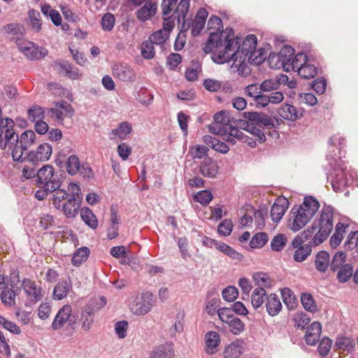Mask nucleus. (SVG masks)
I'll use <instances>...</instances> for the list:
<instances>
[{"label": "nucleus", "mask_w": 358, "mask_h": 358, "mask_svg": "<svg viewBox=\"0 0 358 358\" xmlns=\"http://www.w3.org/2000/svg\"><path fill=\"white\" fill-rule=\"evenodd\" d=\"M257 38L255 35H248L243 41L239 37H235L231 29H226L220 34L211 32L206 43L203 50L212 52L214 62L221 64L231 61V57H244L248 62L254 61L255 64L261 63L264 59L258 57L260 55L256 50Z\"/></svg>", "instance_id": "nucleus-1"}, {"label": "nucleus", "mask_w": 358, "mask_h": 358, "mask_svg": "<svg viewBox=\"0 0 358 358\" xmlns=\"http://www.w3.org/2000/svg\"><path fill=\"white\" fill-rule=\"evenodd\" d=\"M334 208L330 205H324L319 217L310 227L303 231L302 235L305 241L310 238L314 247L322 244L329 237L334 228Z\"/></svg>", "instance_id": "nucleus-2"}, {"label": "nucleus", "mask_w": 358, "mask_h": 358, "mask_svg": "<svg viewBox=\"0 0 358 358\" xmlns=\"http://www.w3.org/2000/svg\"><path fill=\"white\" fill-rule=\"evenodd\" d=\"M320 206L315 197L305 196L302 204L294 206L291 210L288 224L289 229L296 232L303 228L315 215Z\"/></svg>", "instance_id": "nucleus-3"}, {"label": "nucleus", "mask_w": 358, "mask_h": 358, "mask_svg": "<svg viewBox=\"0 0 358 358\" xmlns=\"http://www.w3.org/2000/svg\"><path fill=\"white\" fill-rule=\"evenodd\" d=\"M36 186L39 188L35 193V197L42 201L48 195L62 185L60 176L55 172L52 165L45 164L37 171Z\"/></svg>", "instance_id": "nucleus-4"}, {"label": "nucleus", "mask_w": 358, "mask_h": 358, "mask_svg": "<svg viewBox=\"0 0 358 358\" xmlns=\"http://www.w3.org/2000/svg\"><path fill=\"white\" fill-rule=\"evenodd\" d=\"M334 164L331 162H330L331 166L334 168L331 185L336 192H341L345 187L351 184L357 174L355 172H350L345 162L341 158L334 159Z\"/></svg>", "instance_id": "nucleus-5"}, {"label": "nucleus", "mask_w": 358, "mask_h": 358, "mask_svg": "<svg viewBox=\"0 0 358 358\" xmlns=\"http://www.w3.org/2000/svg\"><path fill=\"white\" fill-rule=\"evenodd\" d=\"M244 120L231 119L232 124L236 128L249 131L252 125L266 127L268 129L274 127L273 120L267 115L258 112H245L243 113Z\"/></svg>", "instance_id": "nucleus-6"}, {"label": "nucleus", "mask_w": 358, "mask_h": 358, "mask_svg": "<svg viewBox=\"0 0 358 358\" xmlns=\"http://www.w3.org/2000/svg\"><path fill=\"white\" fill-rule=\"evenodd\" d=\"M17 46L29 60H38L48 54V50L44 47H40L37 44L28 41H18Z\"/></svg>", "instance_id": "nucleus-7"}, {"label": "nucleus", "mask_w": 358, "mask_h": 358, "mask_svg": "<svg viewBox=\"0 0 358 358\" xmlns=\"http://www.w3.org/2000/svg\"><path fill=\"white\" fill-rule=\"evenodd\" d=\"M294 50L289 45L283 46L277 54H271L268 57V63L271 68L283 69L286 71L288 64L291 62Z\"/></svg>", "instance_id": "nucleus-8"}, {"label": "nucleus", "mask_w": 358, "mask_h": 358, "mask_svg": "<svg viewBox=\"0 0 358 358\" xmlns=\"http://www.w3.org/2000/svg\"><path fill=\"white\" fill-rule=\"evenodd\" d=\"M154 306L153 294L146 292L140 298H136L129 306L130 310L136 315H145L148 313Z\"/></svg>", "instance_id": "nucleus-9"}, {"label": "nucleus", "mask_w": 358, "mask_h": 358, "mask_svg": "<svg viewBox=\"0 0 358 358\" xmlns=\"http://www.w3.org/2000/svg\"><path fill=\"white\" fill-rule=\"evenodd\" d=\"M213 120V123L208 125L209 131L213 134L225 136L227 127L232 123L229 114L220 111L214 115Z\"/></svg>", "instance_id": "nucleus-10"}, {"label": "nucleus", "mask_w": 358, "mask_h": 358, "mask_svg": "<svg viewBox=\"0 0 358 358\" xmlns=\"http://www.w3.org/2000/svg\"><path fill=\"white\" fill-rule=\"evenodd\" d=\"M66 169L71 176H74L78 173L83 177L90 178L92 175V169L86 164H80L79 158L75 155H70L66 162Z\"/></svg>", "instance_id": "nucleus-11"}, {"label": "nucleus", "mask_w": 358, "mask_h": 358, "mask_svg": "<svg viewBox=\"0 0 358 358\" xmlns=\"http://www.w3.org/2000/svg\"><path fill=\"white\" fill-rule=\"evenodd\" d=\"M73 113L74 110L72 106L64 101L55 103L54 107L48 110V115L50 117L55 118L57 121L61 123L65 117H71Z\"/></svg>", "instance_id": "nucleus-12"}, {"label": "nucleus", "mask_w": 358, "mask_h": 358, "mask_svg": "<svg viewBox=\"0 0 358 358\" xmlns=\"http://www.w3.org/2000/svg\"><path fill=\"white\" fill-rule=\"evenodd\" d=\"M52 146L48 143L40 145L35 151L27 153V161L32 164L48 161L52 155Z\"/></svg>", "instance_id": "nucleus-13"}, {"label": "nucleus", "mask_w": 358, "mask_h": 358, "mask_svg": "<svg viewBox=\"0 0 358 358\" xmlns=\"http://www.w3.org/2000/svg\"><path fill=\"white\" fill-rule=\"evenodd\" d=\"M72 309L71 306H64L57 313L52 323V328L54 330L60 329L64 325L69 322V324L75 323V320L71 316Z\"/></svg>", "instance_id": "nucleus-14"}, {"label": "nucleus", "mask_w": 358, "mask_h": 358, "mask_svg": "<svg viewBox=\"0 0 358 358\" xmlns=\"http://www.w3.org/2000/svg\"><path fill=\"white\" fill-rule=\"evenodd\" d=\"M14 127L15 122L11 118L6 117L0 120V128L3 129L5 134L3 141L6 147L17 142L19 136L15 131Z\"/></svg>", "instance_id": "nucleus-15"}, {"label": "nucleus", "mask_w": 358, "mask_h": 358, "mask_svg": "<svg viewBox=\"0 0 358 358\" xmlns=\"http://www.w3.org/2000/svg\"><path fill=\"white\" fill-rule=\"evenodd\" d=\"M23 290L31 303H36L42 298V289L37 285L35 281L30 279H24L22 282Z\"/></svg>", "instance_id": "nucleus-16"}, {"label": "nucleus", "mask_w": 358, "mask_h": 358, "mask_svg": "<svg viewBox=\"0 0 358 358\" xmlns=\"http://www.w3.org/2000/svg\"><path fill=\"white\" fill-rule=\"evenodd\" d=\"M289 206V202L285 197L275 199L271 209V217L274 222H279Z\"/></svg>", "instance_id": "nucleus-17"}, {"label": "nucleus", "mask_w": 358, "mask_h": 358, "mask_svg": "<svg viewBox=\"0 0 358 358\" xmlns=\"http://www.w3.org/2000/svg\"><path fill=\"white\" fill-rule=\"evenodd\" d=\"M113 75L123 82H132L135 79L134 70L127 65L118 64L113 68Z\"/></svg>", "instance_id": "nucleus-18"}, {"label": "nucleus", "mask_w": 358, "mask_h": 358, "mask_svg": "<svg viewBox=\"0 0 358 358\" xmlns=\"http://www.w3.org/2000/svg\"><path fill=\"white\" fill-rule=\"evenodd\" d=\"M233 61L230 66L231 71L233 72H238L239 75L246 77L250 74V69L248 65L247 61L248 58L244 57H231Z\"/></svg>", "instance_id": "nucleus-19"}, {"label": "nucleus", "mask_w": 358, "mask_h": 358, "mask_svg": "<svg viewBox=\"0 0 358 358\" xmlns=\"http://www.w3.org/2000/svg\"><path fill=\"white\" fill-rule=\"evenodd\" d=\"M157 3L153 0L147 1L145 4L136 11L137 18L145 22L153 16L157 11Z\"/></svg>", "instance_id": "nucleus-20"}, {"label": "nucleus", "mask_w": 358, "mask_h": 358, "mask_svg": "<svg viewBox=\"0 0 358 358\" xmlns=\"http://www.w3.org/2000/svg\"><path fill=\"white\" fill-rule=\"evenodd\" d=\"M322 331V325L319 322H313L310 327H308L305 340L308 345H314L320 337Z\"/></svg>", "instance_id": "nucleus-21"}, {"label": "nucleus", "mask_w": 358, "mask_h": 358, "mask_svg": "<svg viewBox=\"0 0 358 358\" xmlns=\"http://www.w3.org/2000/svg\"><path fill=\"white\" fill-rule=\"evenodd\" d=\"M349 225L343 222H338L336 224L335 231L329 240V245L331 248H336L342 242L344 234L347 233V229Z\"/></svg>", "instance_id": "nucleus-22"}, {"label": "nucleus", "mask_w": 358, "mask_h": 358, "mask_svg": "<svg viewBox=\"0 0 358 358\" xmlns=\"http://www.w3.org/2000/svg\"><path fill=\"white\" fill-rule=\"evenodd\" d=\"M266 308L268 314L274 317L278 315L282 310V303L278 295L270 294L266 297Z\"/></svg>", "instance_id": "nucleus-23"}, {"label": "nucleus", "mask_w": 358, "mask_h": 358, "mask_svg": "<svg viewBox=\"0 0 358 358\" xmlns=\"http://www.w3.org/2000/svg\"><path fill=\"white\" fill-rule=\"evenodd\" d=\"M174 350L172 344L166 343L153 349L149 358H173Z\"/></svg>", "instance_id": "nucleus-24"}, {"label": "nucleus", "mask_w": 358, "mask_h": 358, "mask_svg": "<svg viewBox=\"0 0 358 358\" xmlns=\"http://www.w3.org/2000/svg\"><path fill=\"white\" fill-rule=\"evenodd\" d=\"M278 114L282 119L289 121H295L302 115V113L294 106L287 103L282 106L278 110Z\"/></svg>", "instance_id": "nucleus-25"}, {"label": "nucleus", "mask_w": 358, "mask_h": 358, "mask_svg": "<svg viewBox=\"0 0 358 358\" xmlns=\"http://www.w3.org/2000/svg\"><path fill=\"white\" fill-rule=\"evenodd\" d=\"M355 341L350 337L340 336L336 338L334 348L343 352L351 353L355 348Z\"/></svg>", "instance_id": "nucleus-26"}, {"label": "nucleus", "mask_w": 358, "mask_h": 358, "mask_svg": "<svg viewBox=\"0 0 358 358\" xmlns=\"http://www.w3.org/2000/svg\"><path fill=\"white\" fill-rule=\"evenodd\" d=\"M199 171L204 177L213 178L218 172V166L210 158H205L201 164Z\"/></svg>", "instance_id": "nucleus-27"}, {"label": "nucleus", "mask_w": 358, "mask_h": 358, "mask_svg": "<svg viewBox=\"0 0 358 358\" xmlns=\"http://www.w3.org/2000/svg\"><path fill=\"white\" fill-rule=\"evenodd\" d=\"M236 139L241 141L248 140V136L245 135L243 131L236 128L231 123L226 129V138L224 140L231 145L236 143Z\"/></svg>", "instance_id": "nucleus-28"}, {"label": "nucleus", "mask_w": 358, "mask_h": 358, "mask_svg": "<svg viewBox=\"0 0 358 358\" xmlns=\"http://www.w3.org/2000/svg\"><path fill=\"white\" fill-rule=\"evenodd\" d=\"M80 201H76L75 198L69 197L65 203L62 206L61 210L67 217H74L78 213Z\"/></svg>", "instance_id": "nucleus-29"}, {"label": "nucleus", "mask_w": 358, "mask_h": 358, "mask_svg": "<svg viewBox=\"0 0 358 358\" xmlns=\"http://www.w3.org/2000/svg\"><path fill=\"white\" fill-rule=\"evenodd\" d=\"M330 256L329 253L324 250L317 252L315 256V266L316 269L320 273H324L329 266Z\"/></svg>", "instance_id": "nucleus-30"}, {"label": "nucleus", "mask_w": 358, "mask_h": 358, "mask_svg": "<svg viewBox=\"0 0 358 358\" xmlns=\"http://www.w3.org/2000/svg\"><path fill=\"white\" fill-rule=\"evenodd\" d=\"M267 294L262 287H256L251 294V303L255 309L260 308L266 300Z\"/></svg>", "instance_id": "nucleus-31"}, {"label": "nucleus", "mask_w": 358, "mask_h": 358, "mask_svg": "<svg viewBox=\"0 0 358 358\" xmlns=\"http://www.w3.org/2000/svg\"><path fill=\"white\" fill-rule=\"evenodd\" d=\"M131 125L128 122H121L117 129H113L110 134V138L111 140L118 137L121 140L125 139L127 136L131 132Z\"/></svg>", "instance_id": "nucleus-32"}, {"label": "nucleus", "mask_w": 358, "mask_h": 358, "mask_svg": "<svg viewBox=\"0 0 358 358\" xmlns=\"http://www.w3.org/2000/svg\"><path fill=\"white\" fill-rule=\"evenodd\" d=\"M252 280L255 286L262 287L264 289L271 288L273 285V280L266 273H255L252 275Z\"/></svg>", "instance_id": "nucleus-33"}, {"label": "nucleus", "mask_w": 358, "mask_h": 358, "mask_svg": "<svg viewBox=\"0 0 358 358\" xmlns=\"http://www.w3.org/2000/svg\"><path fill=\"white\" fill-rule=\"evenodd\" d=\"M220 342V336L215 331H210L206 335V351L212 355L217 351V347Z\"/></svg>", "instance_id": "nucleus-34"}, {"label": "nucleus", "mask_w": 358, "mask_h": 358, "mask_svg": "<svg viewBox=\"0 0 358 358\" xmlns=\"http://www.w3.org/2000/svg\"><path fill=\"white\" fill-rule=\"evenodd\" d=\"M71 282L69 281L59 282L54 288L53 298L56 300H62L65 298L71 289Z\"/></svg>", "instance_id": "nucleus-35"}, {"label": "nucleus", "mask_w": 358, "mask_h": 358, "mask_svg": "<svg viewBox=\"0 0 358 358\" xmlns=\"http://www.w3.org/2000/svg\"><path fill=\"white\" fill-rule=\"evenodd\" d=\"M52 204L57 209L60 210L65 203V201L69 198V194L64 189L59 187L52 192Z\"/></svg>", "instance_id": "nucleus-36"}, {"label": "nucleus", "mask_w": 358, "mask_h": 358, "mask_svg": "<svg viewBox=\"0 0 358 358\" xmlns=\"http://www.w3.org/2000/svg\"><path fill=\"white\" fill-rule=\"evenodd\" d=\"M90 254V249L87 247H81L78 248L73 255L71 263L74 266H79L85 262Z\"/></svg>", "instance_id": "nucleus-37"}, {"label": "nucleus", "mask_w": 358, "mask_h": 358, "mask_svg": "<svg viewBox=\"0 0 358 358\" xmlns=\"http://www.w3.org/2000/svg\"><path fill=\"white\" fill-rule=\"evenodd\" d=\"M80 216L83 221L90 228L95 229L98 227V220L93 212L88 208L80 210Z\"/></svg>", "instance_id": "nucleus-38"}, {"label": "nucleus", "mask_w": 358, "mask_h": 358, "mask_svg": "<svg viewBox=\"0 0 358 358\" xmlns=\"http://www.w3.org/2000/svg\"><path fill=\"white\" fill-rule=\"evenodd\" d=\"M307 62L308 57L306 54L303 52L298 53L294 57H292L285 71H294L298 72V69L305 65Z\"/></svg>", "instance_id": "nucleus-39"}, {"label": "nucleus", "mask_w": 358, "mask_h": 358, "mask_svg": "<svg viewBox=\"0 0 358 358\" xmlns=\"http://www.w3.org/2000/svg\"><path fill=\"white\" fill-rule=\"evenodd\" d=\"M189 8V0H180L176 10L173 13L174 18H177L178 22H185V18Z\"/></svg>", "instance_id": "nucleus-40"}, {"label": "nucleus", "mask_w": 358, "mask_h": 358, "mask_svg": "<svg viewBox=\"0 0 358 358\" xmlns=\"http://www.w3.org/2000/svg\"><path fill=\"white\" fill-rule=\"evenodd\" d=\"M36 134L32 130H27L19 136L17 142L24 149L29 148L35 142Z\"/></svg>", "instance_id": "nucleus-41"}, {"label": "nucleus", "mask_w": 358, "mask_h": 358, "mask_svg": "<svg viewBox=\"0 0 358 358\" xmlns=\"http://www.w3.org/2000/svg\"><path fill=\"white\" fill-rule=\"evenodd\" d=\"M243 352V348L238 342H233L227 345L224 350L225 358H238Z\"/></svg>", "instance_id": "nucleus-42"}, {"label": "nucleus", "mask_w": 358, "mask_h": 358, "mask_svg": "<svg viewBox=\"0 0 358 358\" xmlns=\"http://www.w3.org/2000/svg\"><path fill=\"white\" fill-rule=\"evenodd\" d=\"M281 296L284 303L288 309H294L296 306V297L294 292L288 287L281 289Z\"/></svg>", "instance_id": "nucleus-43"}, {"label": "nucleus", "mask_w": 358, "mask_h": 358, "mask_svg": "<svg viewBox=\"0 0 358 358\" xmlns=\"http://www.w3.org/2000/svg\"><path fill=\"white\" fill-rule=\"evenodd\" d=\"M301 301L304 309L310 313H315L317 310V306L313 296L307 292L302 293L301 295Z\"/></svg>", "instance_id": "nucleus-44"}, {"label": "nucleus", "mask_w": 358, "mask_h": 358, "mask_svg": "<svg viewBox=\"0 0 358 358\" xmlns=\"http://www.w3.org/2000/svg\"><path fill=\"white\" fill-rule=\"evenodd\" d=\"M8 148L11 150L12 157L14 161L23 162L25 159L27 160V155L24 156V152L27 150V149H24L23 147H21V144L18 142L13 143L12 145H8Z\"/></svg>", "instance_id": "nucleus-45"}, {"label": "nucleus", "mask_w": 358, "mask_h": 358, "mask_svg": "<svg viewBox=\"0 0 358 358\" xmlns=\"http://www.w3.org/2000/svg\"><path fill=\"white\" fill-rule=\"evenodd\" d=\"M337 279L340 282H346L353 274V267L350 264L343 265L338 270Z\"/></svg>", "instance_id": "nucleus-46"}, {"label": "nucleus", "mask_w": 358, "mask_h": 358, "mask_svg": "<svg viewBox=\"0 0 358 358\" xmlns=\"http://www.w3.org/2000/svg\"><path fill=\"white\" fill-rule=\"evenodd\" d=\"M312 246L310 243L297 248L294 255V259L297 262H303L311 254Z\"/></svg>", "instance_id": "nucleus-47"}, {"label": "nucleus", "mask_w": 358, "mask_h": 358, "mask_svg": "<svg viewBox=\"0 0 358 358\" xmlns=\"http://www.w3.org/2000/svg\"><path fill=\"white\" fill-rule=\"evenodd\" d=\"M268 235L265 232H259L253 236L250 241V246L252 248H261L268 242Z\"/></svg>", "instance_id": "nucleus-48"}, {"label": "nucleus", "mask_w": 358, "mask_h": 358, "mask_svg": "<svg viewBox=\"0 0 358 358\" xmlns=\"http://www.w3.org/2000/svg\"><path fill=\"white\" fill-rule=\"evenodd\" d=\"M346 255L343 252H337L332 257L331 261L329 262L330 269L335 272L340 268L343 265L345 264Z\"/></svg>", "instance_id": "nucleus-49"}, {"label": "nucleus", "mask_w": 358, "mask_h": 358, "mask_svg": "<svg viewBox=\"0 0 358 358\" xmlns=\"http://www.w3.org/2000/svg\"><path fill=\"white\" fill-rule=\"evenodd\" d=\"M292 320L295 327L303 329L310 323V317L303 312H298L293 315Z\"/></svg>", "instance_id": "nucleus-50"}, {"label": "nucleus", "mask_w": 358, "mask_h": 358, "mask_svg": "<svg viewBox=\"0 0 358 358\" xmlns=\"http://www.w3.org/2000/svg\"><path fill=\"white\" fill-rule=\"evenodd\" d=\"M28 18L30 21L32 29L36 32L40 31L42 27L40 13L36 10L31 9L28 12Z\"/></svg>", "instance_id": "nucleus-51"}, {"label": "nucleus", "mask_w": 358, "mask_h": 358, "mask_svg": "<svg viewBox=\"0 0 358 358\" xmlns=\"http://www.w3.org/2000/svg\"><path fill=\"white\" fill-rule=\"evenodd\" d=\"M1 289H3L1 299L3 303L8 306H13L15 304V294L12 289H8L5 286L4 282L1 285Z\"/></svg>", "instance_id": "nucleus-52"}, {"label": "nucleus", "mask_w": 358, "mask_h": 358, "mask_svg": "<svg viewBox=\"0 0 358 358\" xmlns=\"http://www.w3.org/2000/svg\"><path fill=\"white\" fill-rule=\"evenodd\" d=\"M317 68L310 64H306L298 69V74L305 79H310L317 74Z\"/></svg>", "instance_id": "nucleus-53"}, {"label": "nucleus", "mask_w": 358, "mask_h": 358, "mask_svg": "<svg viewBox=\"0 0 358 358\" xmlns=\"http://www.w3.org/2000/svg\"><path fill=\"white\" fill-rule=\"evenodd\" d=\"M153 45L154 43L149 39L143 42L141 47V53L145 59H151L155 57V50Z\"/></svg>", "instance_id": "nucleus-54"}, {"label": "nucleus", "mask_w": 358, "mask_h": 358, "mask_svg": "<svg viewBox=\"0 0 358 358\" xmlns=\"http://www.w3.org/2000/svg\"><path fill=\"white\" fill-rule=\"evenodd\" d=\"M287 243V237L285 234H278L273 237L271 242V248L273 251H281Z\"/></svg>", "instance_id": "nucleus-55"}, {"label": "nucleus", "mask_w": 358, "mask_h": 358, "mask_svg": "<svg viewBox=\"0 0 358 358\" xmlns=\"http://www.w3.org/2000/svg\"><path fill=\"white\" fill-rule=\"evenodd\" d=\"M217 250L234 259L241 260L243 259L242 255L224 243L220 242Z\"/></svg>", "instance_id": "nucleus-56"}, {"label": "nucleus", "mask_w": 358, "mask_h": 358, "mask_svg": "<svg viewBox=\"0 0 358 358\" xmlns=\"http://www.w3.org/2000/svg\"><path fill=\"white\" fill-rule=\"evenodd\" d=\"M28 115L30 121H40L44 118V110L38 106H34L28 110Z\"/></svg>", "instance_id": "nucleus-57"}, {"label": "nucleus", "mask_w": 358, "mask_h": 358, "mask_svg": "<svg viewBox=\"0 0 358 358\" xmlns=\"http://www.w3.org/2000/svg\"><path fill=\"white\" fill-rule=\"evenodd\" d=\"M177 3V0H162L161 5L163 17H173V8Z\"/></svg>", "instance_id": "nucleus-58"}, {"label": "nucleus", "mask_w": 358, "mask_h": 358, "mask_svg": "<svg viewBox=\"0 0 358 358\" xmlns=\"http://www.w3.org/2000/svg\"><path fill=\"white\" fill-rule=\"evenodd\" d=\"M332 346V341L328 337H324L320 342L317 351L322 356H327Z\"/></svg>", "instance_id": "nucleus-59"}, {"label": "nucleus", "mask_w": 358, "mask_h": 358, "mask_svg": "<svg viewBox=\"0 0 358 358\" xmlns=\"http://www.w3.org/2000/svg\"><path fill=\"white\" fill-rule=\"evenodd\" d=\"M213 199V194L208 190H202L194 196V200L202 205L208 204Z\"/></svg>", "instance_id": "nucleus-60"}, {"label": "nucleus", "mask_w": 358, "mask_h": 358, "mask_svg": "<svg viewBox=\"0 0 358 358\" xmlns=\"http://www.w3.org/2000/svg\"><path fill=\"white\" fill-rule=\"evenodd\" d=\"M169 36L166 31L159 29L151 34L148 39L154 44L160 45L164 43Z\"/></svg>", "instance_id": "nucleus-61"}, {"label": "nucleus", "mask_w": 358, "mask_h": 358, "mask_svg": "<svg viewBox=\"0 0 358 358\" xmlns=\"http://www.w3.org/2000/svg\"><path fill=\"white\" fill-rule=\"evenodd\" d=\"M208 151V148L207 147L199 145L192 147L189 150V153L193 159H201L207 155Z\"/></svg>", "instance_id": "nucleus-62"}, {"label": "nucleus", "mask_w": 358, "mask_h": 358, "mask_svg": "<svg viewBox=\"0 0 358 358\" xmlns=\"http://www.w3.org/2000/svg\"><path fill=\"white\" fill-rule=\"evenodd\" d=\"M233 224L230 220H222L217 227V232L222 236H229L233 229Z\"/></svg>", "instance_id": "nucleus-63"}, {"label": "nucleus", "mask_w": 358, "mask_h": 358, "mask_svg": "<svg viewBox=\"0 0 358 358\" xmlns=\"http://www.w3.org/2000/svg\"><path fill=\"white\" fill-rule=\"evenodd\" d=\"M358 245V230L350 231L345 242V247L349 250H353Z\"/></svg>", "instance_id": "nucleus-64"}]
</instances>
